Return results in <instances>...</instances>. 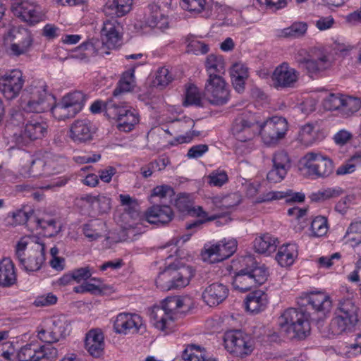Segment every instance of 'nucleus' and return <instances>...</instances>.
Listing matches in <instances>:
<instances>
[{
	"label": "nucleus",
	"instance_id": "nucleus-28",
	"mask_svg": "<svg viewBox=\"0 0 361 361\" xmlns=\"http://www.w3.org/2000/svg\"><path fill=\"white\" fill-rule=\"evenodd\" d=\"M104 336L101 332L92 330L87 334L85 348L93 357H100L104 351Z\"/></svg>",
	"mask_w": 361,
	"mask_h": 361
},
{
	"label": "nucleus",
	"instance_id": "nucleus-64",
	"mask_svg": "<svg viewBox=\"0 0 361 361\" xmlns=\"http://www.w3.org/2000/svg\"><path fill=\"white\" fill-rule=\"evenodd\" d=\"M286 174V171L273 166L268 172L267 178L271 183H279L284 178Z\"/></svg>",
	"mask_w": 361,
	"mask_h": 361
},
{
	"label": "nucleus",
	"instance_id": "nucleus-44",
	"mask_svg": "<svg viewBox=\"0 0 361 361\" xmlns=\"http://www.w3.org/2000/svg\"><path fill=\"white\" fill-rule=\"evenodd\" d=\"M106 114L111 118L116 119L119 122L121 117H125L126 114L130 111L124 106H120L112 100L108 101L104 105Z\"/></svg>",
	"mask_w": 361,
	"mask_h": 361
},
{
	"label": "nucleus",
	"instance_id": "nucleus-53",
	"mask_svg": "<svg viewBox=\"0 0 361 361\" xmlns=\"http://www.w3.org/2000/svg\"><path fill=\"white\" fill-rule=\"evenodd\" d=\"M273 166L282 169L286 172L290 168V159L288 154L284 151L276 152L272 158Z\"/></svg>",
	"mask_w": 361,
	"mask_h": 361
},
{
	"label": "nucleus",
	"instance_id": "nucleus-7",
	"mask_svg": "<svg viewBox=\"0 0 361 361\" xmlns=\"http://www.w3.org/2000/svg\"><path fill=\"white\" fill-rule=\"evenodd\" d=\"M300 163L307 174L315 178L328 177L334 171L331 159L320 153L308 152L302 157Z\"/></svg>",
	"mask_w": 361,
	"mask_h": 361
},
{
	"label": "nucleus",
	"instance_id": "nucleus-1",
	"mask_svg": "<svg viewBox=\"0 0 361 361\" xmlns=\"http://www.w3.org/2000/svg\"><path fill=\"white\" fill-rule=\"evenodd\" d=\"M240 262L244 267L233 276L232 285L235 290L246 292L267 280V267L264 264L259 265L252 256H243Z\"/></svg>",
	"mask_w": 361,
	"mask_h": 361
},
{
	"label": "nucleus",
	"instance_id": "nucleus-29",
	"mask_svg": "<svg viewBox=\"0 0 361 361\" xmlns=\"http://www.w3.org/2000/svg\"><path fill=\"white\" fill-rule=\"evenodd\" d=\"M193 276V271L190 267L176 268L171 265V279L172 289L183 288L188 286Z\"/></svg>",
	"mask_w": 361,
	"mask_h": 361
},
{
	"label": "nucleus",
	"instance_id": "nucleus-49",
	"mask_svg": "<svg viewBox=\"0 0 361 361\" xmlns=\"http://www.w3.org/2000/svg\"><path fill=\"white\" fill-rule=\"evenodd\" d=\"M311 229L314 236L320 237L324 235L328 231L326 218L322 216L315 217L312 221Z\"/></svg>",
	"mask_w": 361,
	"mask_h": 361
},
{
	"label": "nucleus",
	"instance_id": "nucleus-58",
	"mask_svg": "<svg viewBox=\"0 0 361 361\" xmlns=\"http://www.w3.org/2000/svg\"><path fill=\"white\" fill-rule=\"evenodd\" d=\"M38 338L43 342L52 343L56 342L54 332H53L49 319L45 322L44 326L38 331Z\"/></svg>",
	"mask_w": 361,
	"mask_h": 361
},
{
	"label": "nucleus",
	"instance_id": "nucleus-43",
	"mask_svg": "<svg viewBox=\"0 0 361 361\" xmlns=\"http://www.w3.org/2000/svg\"><path fill=\"white\" fill-rule=\"evenodd\" d=\"M187 52L192 53L195 55L205 54L209 51L207 44L202 41L198 40L194 36H188L186 38Z\"/></svg>",
	"mask_w": 361,
	"mask_h": 361
},
{
	"label": "nucleus",
	"instance_id": "nucleus-15",
	"mask_svg": "<svg viewBox=\"0 0 361 361\" xmlns=\"http://www.w3.org/2000/svg\"><path fill=\"white\" fill-rule=\"evenodd\" d=\"M259 130L258 122L253 116L242 114L233 121L231 133L240 142L252 140Z\"/></svg>",
	"mask_w": 361,
	"mask_h": 361
},
{
	"label": "nucleus",
	"instance_id": "nucleus-48",
	"mask_svg": "<svg viewBox=\"0 0 361 361\" xmlns=\"http://www.w3.org/2000/svg\"><path fill=\"white\" fill-rule=\"evenodd\" d=\"M307 25L302 22H295L290 27L284 28L281 31V35L285 37L297 38L302 37L306 32Z\"/></svg>",
	"mask_w": 361,
	"mask_h": 361
},
{
	"label": "nucleus",
	"instance_id": "nucleus-20",
	"mask_svg": "<svg viewBox=\"0 0 361 361\" xmlns=\"http://www.w3.org/2000/svg\"><path fill=\"white\" fill-rule=\"evenodd\" d=\"M228 295L227 287L220 283H214L208 286L202 293V299L204 302L214 307L221 303Z\"/></svg>",
	"mask_w": 361,
	"mask_h": 361
},
{
	"label": "nucleus",
	"instance_id": "nucleus-61",
	"mask_svg": "<svg viewBox=\"0 0 361 361\" xmlns=\"http://www.w3.org/2000/svg\"><path fill=\"white\" fill-rule=\"evenodd\" d=\"M290 195L288 192L280 191H269L257 197L258 202H264L272 200H278L284 198Z\"/></svg>",
	"mask_w": 361,
	"mask_h": 361
},
{
	"label": "nucleus",
	"instance_id": "nucleus-27",
	"mask_svg": "<svg viewBox=\"0 0 361 361\" xmlns=\"http://www.w3.org/2000/svg\"><path fill=\"white\" fill-rule=\"evenodd\" d=\"M54 162L51 158H37L34 159L30 164L29 176L32 177L50 176L54 173Z\"/></svg>",
	"mask_w": 361,
	"mask_h": 361
},
{
	"label": "nucleus",
	"instance_id": "nucleus-11",
	"mask_svg": "<svg viewBox=\"0 0 361 361\" xmlns=\"http://www.w3.org/2000/svg\"><path fill=\"white\" fill-rule=\"evenodd\" d=\"M205 98L212 104L223 105L229 99V90L223 77L208 78L204 90Z\"/></svg>",
	"mask_w": 361,
	"mask_h": 361
},
{
	"label": "nucleus",
	"instance_id": "nucleus-63",
	"mask_svg": "<svg viewBox=\"0 0 361 361\" xmlns=\"http://www.w3.org/2000/svg\"><path fill=\"white\" fill-rule=\"evenodd\" d=\"M27 245V241L22 238L16 245V257L17 259L19 262L20 266H22L24 269L25 264L27 261V258H25L24 256V252L26 249V247Z\"/></svg>",
	"mask_w": 361,
	"mask_h": 361
},
{
	"label": "nucleus",
	"instance_id": "nucleus-31",
	"mask_svg": "<svg viewBox=\"0 0 361 361\" xmlns=\"http://www.w3.org/2000/svg\"><path fill=\"white\" fill-rule=\"evenodd\" d=\"M17 277L13 262L4 258L0 262V286L10 287L16 283Z\"/></svg>",
	"mask_w": 361,
	"mask_h": 361
},
{
	"label": "nucleus",
	"instance_id": "nucleus-9",
	"mask_svg": "<svg viewBox=\"0 0 361 361\" xmlns=\"http://www.w3.org/2000/svg\"><path fill=\"white\" fill-rule=\"evenodd\" d=\"M8 40L10 45L6 48V52L9 56L16 57L26 54L33 42L31 32L22 27L11 28L8 32Z\"/></svg>",
	"mask_w": 361,
	"mask_h": 361
},
{
	"label": "nucleus",
	"instance_id": "nucleus-17",
	"mask_svg": "<svg viewBox=\"0 0 361 361\" xmlns=\"http://www.w3.org/2000/svg\"><path fill=\"white\" fill-rule=\"evenodd\" d=\"M48 126L46 122L38 120L28 121L24 130L20 133H15L16 141L18 145H25L32 140L42 139L47 133Z\"/></svg>",
	"mask_w": 361,
	"mask_h": 361
},
{
	"label": "nucleus",
	"instance_id": "nucleus-18",
	"mask_svg": "<svg viewBox=\"0 0 361 361\" xmlns=\"http://www.w3.org/2000/svg\"><path fill=\"white\" fill-rule=\"evenodd\" d=\"M142 326V319L138 314L121 313L114 321V329L118 334H127L139 332Z\"/></svg>",
	"mask_w": 361,
	"mask_h": 361
},
{
	"label": "nucleus",
	"instance_id": "nucleus-34",
	"mask_svg": "<svg viewBox=\"0 0 361 361\" xmlns=\"http://www.w3.org/2000/svg\"><path fill=\"white\" fill-rule=\"evenodd\" d=\"M267 295L261 290H255L250 293L245 300V307L247 311L252 313H258L264 310L267 304Z\"/></svg>",
	"mask_w": 361,
	"mask_h": 361
},
{
	"label": "nucleus",
	"instance_id": "nucleus-33",
	"mask_svg": "<svg viewBox=\"0 0 361 361\" xmlns=\"http://www.w3.org/2000/svg\"><path fill=\"white\" fill-rule=\"evenodd\" d=\"M204 66L208 78L222 77L226 71L224 59L220 55H208Z\"/></svg>",
	"mask_w": 361,
	"mask_h": 361
},
{
	"label": "nucleus",
	"instance_id": "nucleus-21",
	"mask_svg": "<svg viewBox=\"0 0 361 361\" xmlns=\"http://www.w3.org/2000/svg\"><path fill=\"white\" fill-rule=\"evenodd\" d=\"M307 302L319 315L320 319L325 318L332 307L330 296L322 292L311 293L307 298Z\"/></svg>",
	"mask_w": 361,
	"mask_h": 361
},
{
	"label": "nucleus",
	"instance_id": "nucleus-55",
	"mask_svg": "<svg viewBox=\"0 0 361 361\" xmlns=\"http://www.w3.org/2000/svg\"><path fill=\"white\" fill-rule=\"evenodd\" d=\"M137 123V117L133 111H130L127 114H126L125 117H121L119 118L118 127L121 130L129 132Z\"/></svg>",
	"mask_w": 361,
	"mask_h": 361
},
{
	"label": "nucleus",
	"instance_id": "nucleus-60",
	"mask_svg": "<svg viewBox=\"0 0 361 361\" xmlns=\"http://www.w3.org/2000/svg\"><path fill=\"white\" fill-rule=\"evenodd\" d=\"M73 277L74 281L77 283H80L82 281H86L92 276V269L89 266L75 269L72 270Z\"/></svg>",
	"mask_w": 361,
	"mask_h": 361
},
{
	"label": "nucleus",
	"instance_id": "nucleus-6",
	"mask_svg": "<svg viewBox=\"0 0 361 361\" xmlns=\"http://www.w3.org/2000/svg\"><path fill=\"white\" fill-rule=\"evenodd\" d=\"M226 350L234 356L243 359L250 355L255 349L254 339L241 331H228L224 336Z\"/></svg>",
	"mask_w": 361,
	"mask_h": 361
},
{
	"label": "nucleus",
	"instance_id": "nucleus-24",
	"mask_svg": "<svg viewBox=\"0 0 361 361\" xmlns=\"http://www.w3.org/2000/svg\"><path fill=\"white\" fill-rule=\"evenodd\" d=\"M146 218L151 224H166L173 219V211L166 205H154L147 209Z\"/></svg>",
	"mask_w": 361,
	"mask_h": 361
},
{
	"label": "nucleus",
	"instance_id": "nucleus-46",
	"mask_svg": "<svg viewBox=\"0 0 361 361\" xmlns=\"http://www.w3.org/2000/svg\"><path fill=\"white\" fill-rule=\"evenodd\" d=\"M182 357L185 361H204V353L200 346L188 345L184 350Z\"/></svg>",
	"mask_w": 361,
	"mask_h": 361
},
{
	"label": "nucleus",
	"instance_id": "nucleus-10",
	"mask_svg": "<svg viewBox=\"0 0 361 361\" xmlns=\"http://www.w3.org/2000/svg\"><path fill=\"white\" fill-rule=\"evenodd\" d=\"M237 241L233 239H224L209 247L204 246L202 252L204 261L210 263L221 262L231 257L236 250Z\"/></svg>",
	"mask_w": 361,
	"mask_h": 361
},
{
	"label": "nucleus",
	"instance_id": "nucleus-14",
	"mask_svg": "<svg viewBox=\"0 0 361 361\" xmlns=\"http://www.w3.org/2000/svg\"><path fill=\"white\" fill-rule=\"evenodd\" d=\"M175 206L181 212H188L193 216L201 218L192 222L187 223L185 228L188 231L193 230V232H195L200 229L205 222L214 219L213 218H207V213L203 211L201 207H192V203L186 195H179L175 200Z\"/></svg>",
	"mask_w": 361,
	"mask_h": 361
},
{
	"label": "nucleus",
	"instance_id": "nucleus-32",
	"mask_svg": "<svg viewBox=\"0 0 361 361\" xmlns=\"http://www.w3.org/2000/svg\"><path fill=\"white\" fill-rule=\"evenodd\" d=\"M355 323H350L348 319L341 315L335 314L328 327L327 336L334 338L350 331Z\"/></svg>",
	"mask_w": 361,
	"mask_h": 361
},
{
	"label": "nucleus",
	"instance_id": "nucleus-4",
	"mask_svg": "<svg viewBox=\"0 0 361 361\" xmlns=\"http://www.w3.org/2000/svg\"><path fill=\"white\" fill-rule=\"evenodd\" d=\"M281 330L290 339H305L310 332L307 315L300 308H288L279 317Z\"/></svg>",
	"mask_w": 361,
	"mask_h": 361
},
{
	"label": "nucleus",
	"instance_id": "nucleus-40",
	"mask_svg": "<svg viewBox=\"0 0 361 361\" xmlns=\"http://www.w3.org/2000/svg\"><path fill=\"white\" fill-rule=\"evenodd\" d=\"M318 139V133L315 126L311 123H307L301 127L298 140L305 145H310Z\"/></svg>",
	"mask_w": 361,
	"mask_h": 361
},
{
	"label": "nucleus",
	"instance_id": "nucleus-41",
	"mask_svg": "<svg viewBox=\"0 0 361 361\" xmlns=\"http://www.w3.org/2000/svg\"><path fill=\"white\" fill-rule=\"evenodd\" d=\"M61 99L80 112L85 105L86 95L80 91H75L66 94Z\"/></svg>",
	"mask_w": 361,
	"mask_h": 361
},
{
	"label": "nucleus",
	"instance_id": "nucleus-39",
	"mask_svg": "<svg viewBox=\"0 0 361 361\" xmlns=\"http://www.w3.org/2000/svg\"><path fill=\"white\" fill-rule=\"evenodd\" d=\"M135 70L130 69L123 73L118 87L114 90V96H117L121 92H127L133 89L135 85Z\"/></svg>",
	"mask_w": 361,
	"mask_h": 361
},
{
	"label": "nucleus",
	"instance_id": "nucleus-2",
	"mask_svg": "<svg viewBox=\"0 0 361 361\" xmlns=\"http://www.w3.org/2000/svg\"><path fill=\"white\" fill-rule=\"evenodd\" d=\"M190 305L191 299L188 296L168 297L161 302L160 305L152 307L150 312L151 321L157 329L170 330L173 327L175 312L183 307L189 308Z\"/></svg>",
	"mask_w": 361,
	"mask_h": 361
},
{
	"label": "nucleus",
	"instance_id": "nucleus-50",
	"mask_svg": "<svg viewBox=\"0 0 361 361\" xmlns=\"http://www.w3.org/2000/svg\"><path fill=\"white\" fill-rule=\"evenodd\" d=\"M173 80V76L168 68L162 67L159 68L154 80V86L163 89Z\"/></svg>",
	"mask_w": 361,
	"mask_h": 361
},
{
	"label": "nucleus",
	"instance_id": "nucleus-51",
	"mask_svg": "<svg viewBox=\"0 0 361 361\" xmlns=\"http://www.w3.org/2000/svg\"><path fill=\"white\" fill-rule=\"evenodd\" d=\"M38 226L47 231L49 236L56 235L61 230V226L56 220L53 219H35Z\"/></svg>",
	"mask_w": 361,
	"mask_h": 361
},
{
	"label": "nucleus",
	"instance_id": "nucleus-3",
	"mask_svg": "<svg viewBox=\"0 0 361 361\" xmlns=\"http://www.w3.org/2000/svg\"><path fill=\"white\" fill-rule=\"evenodd\" d=\"M54 102L55 97L47 91L45 82H37L26 88L21 98L20 106L25 112L40 114L51 111Z\"/></svg>",
	"mask_w": 361,
	"mask_h": 361
},
{
	"label": "nucleus",
	"instance_id": "nucleus-37",
	"mask_svg": "<svg viewBox=\"0 0 361 361\" xmlns=\"http://www.w3.org/2000/svg\"><path fill=\"white\" fill-rule=\"evenodd\" d=\"M51 112L56 119L60 121L73 118L79 113L63 99L54 105H51Z\"/></svg>",
	"mask_w": 361,
	"mask_h": 361
},
{
	"label": "nucleus",
	"instance_id": "nucleus-19",
	"mask_svg": "<svg viewBox=\"0 0 361 361\" xmlns=\"http://www.w3.org/2000/svg\"><path fill=\"white\" fill-rule=\"evenodd\" d=\"M94 128L87 119L76 120L71 126L70 137L77 143H82L92 140Z\"/></svg>",
	"mask_w": 361,
	"mask_h": 361
},
{
	"label": "nucleus",
	"instance_id": "nucleus-23",
	"mask_svg": "<svg viewBox=\"0 0 361 361\" xmlns=\"http://www.w3.org/2000/svg\"><path fill=\"white\" fill-rule=\"evenodd\" d=\"M118 27L116 20L114 19L107 20L104 23L102 30V41L108 49H116L121 44Z\"/></svg>",
	"mask_w": 361,
	"mask_h": 361
},
{
	"label": "nucleus",
	"instance_id": "nucleus-36",
	"mask_svg": "<svg viewBox=\"0 0 361 361\" xmlns=\"http://www.w3.org/2000/svg\"><path fill=\"white\" fill-rule=\"evenodd\" d=\"M51 326L54 332L56 342L64 338L70 332V322L65 316L54 317L49 319Z\"/></svg>",
	"mask_w": 361,
	"mask_h": 361
},
{
	"label": "nucleus",
	"instance_id": "nucleus-62",
	"mask_svg": "<svg viewBox=\"0 0 361 361\" xmlns=\"http://www.w3.org/2000/svg\"><path fill=\"white\" fill-rule=\"evenodd\" d=\"M150 14L148 22L150 26H157V23L162 18L163 15L160 12L159 6L155 4L149 5Z\"/></svg>",
	"mask_w": 361,
	"mask_h": 361
},
{
	"label": "nucleus",
	"instance_id": "nucleus-30",
	"mask_svg": "<svg viewBox=\"0 0 361 361\" xmlns=\"http://www.w3.org/2000/svg\"><path fill=\"white\" fill-rule=\"evenodd\" d=\"M279 243L277 238L270 233H264L255 238L254 248L258 253L270 255L276 251Z\"/></svg>",
	"mask_w": 361,
	"mask_h": 361
},
{
	"label": "nucleus",
	"instance_id": "nucleus-16",
	"mask_svg": "<svg viewBox=\"0 0 361 361\" xmlns=\"http://www.w3.org/2000/svg\"><path fill=\"white\" fill-rule=\"evenodd\" d=\"M23 84L22 72L14 69L0 78V91L7 99H13L19 94Z\"/></svg>",
	"mask_w": 361,
	"mask_h": 361
},
{
	"label": "nucleus",
	"instance_id": "nucleus-56",
	"mask_svg": "<svg viewBox=\"0 0 361 361\" xmlns=\"http://www.w3.org/2000/svg\"><path fill=\"white\" fill-rule=\"evenodd\" d=\"M38 361L53 360L58 356V350L56 348L48 345L41 347L38 346Z\"/></svg>",
	"mask_w": 361,
	"mask_h": 361
},
{
	"label": "nucleus",
	"instance_id": "nucleus-57",
	"mask_svg": "<svg viewBox=\"0 0 361 361\" xmlns=\"http://www.w3.org/2000/svg\"><path fill=\"white\" fill-rule=\"evenodd\" d=\"M205 0H182L181 6L191 13H200L205 8Z\"/></svg>",
	"mask_w": 361,
	"mask_h": 361
},
{
	"label": "nucleus",
	"instance_id": "nucleus-52",
	"mask_svg": "<svg viewBox=\"0 0 361 361\" xmlns=\"http://www.w3.org/2000/svg\"><path fill=\"white\" fill-rule=\"evenodd\" d=\"M183 105L187 106L189 105H201V97L196 86L190 85L186 89L185 97L183 101Z\"/></svg>",
	"mask_w": 361,
	"mask_h": 361
},
{
	"label": "nucleus",
	"instance_id": "nucleus-38",
	"mask_svg": "<svg viewBox=\"0 0 361 361\" xmlns=\"http://www.w3.org/2000/svg\"><path fill=\"white\" fill-rule=\"evenodd\" d=\"M297 256L296 246L294 244H287L281 246L276 255V259L281 267L291 265Z\"/></svg>",
	"mask_w": 361,
	"mask_h": 361
},
{
	"label": "nucleus",
	"instance_id": "nucleus-8",
	"mask_svg": "<svg viewBox=\"0 0 361 361\" xmlns=\"http://www.w3.org/2000/svg\"><path fill=\"white\" fill-rule=\"evenodd\" d=\"M258 126L263 142L269 146L276 145L288 130L286 118L279 116L269 118L262 123H258Z\"/></svg>",
	"mask_w": 361,
	"mask_h": 361
},
{
	"label": "nucleus",
	"instance_id": "nucleus-25",
	"mask_svg": "<svg viewBox=\"0 0 361 361\" xmlns=\"http://www.w3.org/2000/svg\"><path fill=\"white\" fill-rule=\"evenodd\" d=\"M359 307L352 298H343L338 302L335 314L341 315L348 319L350 323L357 324L358 322Z\"/></svg>",
	"mask_w": 361,
	"mask_h": 361
},
{
	"label": "nucleus",
	"instance_id": "nucleus-12",
	"mask_svg": "<svg viewBox=\"0 0 361 361\" xmlns=\"http://www.w3.org/2000/svg\"><path fill=\"white\" fill-rule=\"evenodd\" d=\"M11 9L15 16L30 25L37 23L44 18L40 6L29 0H14Z\"/></svg>",
	"mask_w": 361,
	"mask_h": 361
},
{
	"label": "nucleus",
	"instance_id": "nucleus-35",
	"mask_svg": "<svg viewBox=\"0 0 361 361\" xmlns=\"http://www.w3.org/2000/svg\"><path fill=\"white\" fill-rule=\"evenodd\" d=\"M298 62L310 73L323 71L331 66L329 57L324 54L317 59H304Z\"/></svg>",
	"mask_w": 361,
	"mask_h": 361
},
{
	"label": "nucleus",
	"instance_id": "nucleus-59",
	"mask_svg": "<svg viewBox=\"0 0 361 361\" xmlns=\"http://www.w3.org/2000/svg\"><path fill=\"white\" fill-rule=\"evenodd\" d=\"M208 179L210 185L221 187L228 181V176L224 171H216L208 176Z\"/></svg>",
	"mask_w": 361,
	"mask_h": 361
},
{
	"label": "nucleus",
	"instance_id": "nucleus-5",
	"mask_svg": "<svg viewBox=\"0 0 361 361\" xmlns=\"http://www.w3.org/2000/svg\"><path fill=\"white\" fill-rule=\"evenodd\" d=\"M324 108L327 111H336L343 118H349L361 108V99L340 93H331L323 101Z\"/></svg>",
	"mask_w": 361,
	"mask_h": 361
},
{
	"label": "nucleus",
	"instance_id": "nucleus-54",
	"mask_svg": "<svg viewBox=\"0 0 361 361\" xmlns=\"http://www.w3.org/2000/svg\"><path fill=\"white\" fill-rule=\"evenodd\" d=\"M34 212L27 206H23L21 209L16 210L12 213V217L18 224H24L28 220L33 218Z\"/></svg>",
	"mask_w": 361,
	"mask_h": 361
},
{
	"label": "nucleus",
	"instance_id": "nucleus-42",
	"mask_svg": "<svg viewBox=\"0 0 361 361\" xmlns=\"http://www.w3.org/2000/svg\"><path fill=\"white\" fill-rule=\"evenodd\" d=\"M214 203L221 208L227 209L238 205L241 202V197L237 193H232L224 197H215L213 199Z\"/></svg>",
	"mask_w": 361,
	"mask_h": 361
},
{
	"label": "nucleus",
	"instance_id": "nucleus-45",
	"mask_svg": "<svg viewBox=\"0 0 361 361\" xmlns=\"http://www.w3.org/2000/svg\"><path fill=\"white\" fill-rule=\"evenodd\" d=\"M38 345L33 343L23 346L18 353V358L20 361H38L37 356Z\"/></svg>",
	"mask_w": 361,
	"mask_h": 361
},
{
	"label": "nucleus",
	"instance_id": "nucleus-26",
	"mask_svg": "<svg viewBox=\"0 0 361 361\" xmlns=\"http://www.w3.org/2000/svg\"><path fill=\"white\" fill-rule=\"evenodd\" d=\"M133 0H107L104 12L112 18L122 17L130 12Z\"/></svg>",
	"mask_w": 361,
	"mask_h": 361
},
{
	"label": "nucleus",
	"instance_id": "nucleus-47",
	"mask_svg": "<svg viewBox=\"0 0 361 361\" xmlns=\"http://www.w3.org/2000/svg\"><path fill=\"white\" fill-rule=\"evenodd\" d=\"M171 276V265L169 266L159 274L155 281L157 287L162 291L171 290L172 283Z\"/></svg>",
	"mask_w": 361,
	"mask_h": 361
},
{
	"label": "nucleus",
	"instance_id": "nucleus-13",
	"mask_svg": "<svg viewBox=\"0 0 361 361\" xmlns=\"http://www.w3.org/2000/svg\"><path fill=\"white\" fill-rule=\"evenodd\" d=\"M299 79V72L283 62L276 67L271 76V85L278 90L294 88Z\"/></svg>",
	"mask_w": 361,
	"mask_h": 361
},
{
	"label": "nucleus",
	"instance_id": "nucleus-22",
	"mask_svg": "<svg viewBox=\"0 0 361 361\" xmlns=\"http://www.w3.org/2000/svg\"><path fill=\"white\" fill-rule=\"evenodd\" d=\"M45 247L40 243H35L28 251L27 261L24 267L26 271H37L45 262Z\"/></svg>",
	"mask_w": 361,
	"mask_h": 361
}]
</instances>
